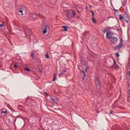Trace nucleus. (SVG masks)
Returning <instances> with one entry per match:
<instances>
[{
  "instance_id": "9d476101",
  "label": "nucleus",
  "mask_w": 130,
  "mask_h": 130,
  "mask_svg": "<svg viewBox=\"0 0 130 130\" xmlns=\"http://www.w3.org/2000/svg\"><path fill=\"white\" fill-rule=\"evenodd\" d=\"M82 72L84 74V77L83 78V80H84V79L85 78V77L86 76V74H85L84 71V70H82Z\"/></svg>"
},
{
  "instance_id": "1a4fd4ad",
  "label": "nucleus",
  "mask_w": 130,
  "mask_h": 130,
  "mask_svg": "<svg viewBox=\"0 0 130 130\" xmlns=\"http://www.w3.org/2000/svg\"><path fill=\"white\" fill-rule=\"evenodd\" d=\"M126 0H125L124 2H121L122 3V6H125V5H126Z\"/></svg>"
},
{
  "instance_id": "ddd939ff",
  "label": "nucleus",
  "mask_w": 130,
  "mask_h": 130,
  "mask_svg": "<svg viewBox=\"0 0 130 130\" xmlns=\"http://www.w3.org/2000/svg\"><path fill=\"white\" fill-rule=\"evenodd\" d=\"M17 64H18L17 63H15L14 64V68L15 69H17V68H18V66H17Z\"/></svg>"
},
{
  "instance_id": "f3484780",
  "label": "nucleus",
  "mask_w": 130,
  "mask_h": 130,
  "mask_svg": "<svg viewBox=\"0 0 130 130\" xmlns=\"http://www.w3.org/2000/svg\"><path fill=\"white\" fill-rule=\"evenodd\" d=\"M55 74H54V78L53 79V81H55L56 79V76H55Z\"/></svg>"
},
{
  "instance_id": "c9c22d12",
  "label": "nucleus",
  "mask_w": 130,
  "mask_h": 130,
  "mask_svg": "<svg viewBox=\"0 0 130 130\" xmlns=\"http://www.w3.org/2000/svg\"><path fill=\"white\" fill-rule=\"evenodd\" d=\"M111 17H108V19H109V18H111Z\"/></svg>"
},
{
  "instance_id": "2eb2a0df",
  "label": "nucleus",
  "mask_w": 130,
  "mask_h": 130,
  "mask_svg": "<svg viewBox=\"0 0 130 130\" xmlns=\"http://www.w3.org/2000/svg\"><path fill=\"white\" fill-rule=\"evenodd\" d=\"M92 21L93 22H94V23H96V20H95V19L93 17L92 18Z\"/></svg>"
},
{
  "instance_id": "dca6fc26",
  "label": "nucleus",
  "mask_w": 130,
  "mask_h": 130,
  "mask_svg": "<svg viewBox=\"0 0 130 130\" xmlns=\"http://www.w3.org/2000/svg\"><path fill=\"white\" fill-rule=\"evenodd\" d=\"M35 1V4H38L39 2V0H34Z\"/></svg>"
},
{
  "instance_id": "4be33fe9",
  "label": "nucleus",
  "mask_w": 130,
  "mask_h": 130,
  "mask_svg": "<svg viewBox=\"0 0 130 130\" xmlns=\"http://www.w3.org/2000/svg\"><path fill=\"white\" fill-rule=\"evenodd\" d=\"M45 57L46 58H49V56H48V54H47V55L45 54Z\"/></svg>"
},
{
  "instance_id": "58836bf2",
  "label": "nucleus",
  "mask_w": 130,
  "mask_h": 130,
  "mask_svg": "<svg viewBox=\"0 0 130 130\" xmlns=\"http://www.w3.org/2000/svg\"><path fill=\"white\" fill-rule=\"evenodd\" d=\"M39 72H42V71L41 70H40L39 71Z\"/></svg>"
},
{
  "instance_id": "e433bc0d",
  "label": "nucleus",
  "mask_w": 130,
  "mask_h": 130,
  "mask_svg": "<svg viewBox=\"0 0 130 130\" xmlns=\"http://www.w3.org/2000/svg\"><path fill=\"white\" fill-rule=\"evenodd\" d=\"M125 0H124L123 1H121V2H125Z\"/></svg>"
},
{
  "instance_id": "5701e85b",
  "label": "nucleus",
  "mask_w": 130,
  "mask_h": 130,
  "mask_svg": "<svg viewBox=\"0 0 130 130\" xmlns=\"http://www.w3.org/2000/svg\"><path fill=\"white\" fill-rule=\"evenodd\" d=\"M104 30H105L106 32L108 30V29L107 28H105L104 29Z\"/></svg>"
},
{
  "instance_id": "ea45409f",
  "label": "nucleus",
  "mask_w": 130,
  "mask_h": 130,
  "mask_svg": "<svg viewBox=\"0 0 130 130\" xmlns=\"http://www.w3.org/2000/svg\"><path fill=\"white\" fill-rule=\"evenodd\" d=\"M33 18L34 19H36V17H34H34H33Z\"/></svg>"
},
{
  "instance_id": "7ed1b4c3",
  "label": "nucleus",
  "mask_w": 130,
  "mask_h": 130,
  "mask_svg": "<svg viewBox=\"0 0 130 130\" xmlns=\"http://www.w3.org/2000/svg\"><path fill=\"white\" fill-rule=\"evenodd\" d=\"M123 40L122 39V38H121L120 39V43L117 45L115 46V49H116L117 48H120L121 47L123 46Z\"/></svg>"
},
{
  "instance_id": "473e14b6",
  "label": "nucleus",
  "mask_w": 130,
  "mask_h": 130,
  "mask_svg": "<svg viewBox=\"0 0 130 130\" xmlns=\"http://www.w3.org/2000/svg\"><path fill=\"white\" fill-rule=\"evenodd\" d=\"M113 112V111L111 110H110V114H112V113Z\"/></svg>"
},
{
  "instance_id": "bb28decb",
  "label": "nucleus",
  "mask_w": 130,
  "mask_h": 130,
  "mask_svg": "<svg viewBox=\"0 0 130 130\" xmlns=\"http://www.w3.org/2000/svg\"><path fill=\"white\" fill-rule=\"evenodd\" d=\"M116 55L117 57H118L119 56V54L117 53H116Z\"/></svg>"
},
{
  "instance_id": "423d86ee",
  "label": "nucleus",
  "mask_w": 130,
  "mask_h": 130,
  "mask_svg": "<svg viewBox=\"0 0 130 130\" xmlns=\"http://www.w3.org/2000/svg\"><path fill=\"white\" fill-rule=\"evenodd\" d=\"M124 17L125 18V19H129V16L127 15V13L126 12V11H125L124 12Z\"/></svg>"
},
{
  "instance_id": "6ab92c4d",
  "label": "nucleus",
  "mask_w": 130,
  "mask_h": 130,
  "mask_svg": "<svg viewBox=\"0 0 130 130\" xmlns=\"http://www.w3.org/2000/svg\"><path fill=\"white\" fill-rule=\"evenodd\" d=\"M24 70L26 71H29L30 70L28 68H25Z\"/></svg>"
},
{
  "instance_id": "72a5a7b5",
  "label": "nucleus",
  "mask_w": 130,
  "mask_h": 130,
  "mask_svg": "<svg viewBox=\"0 0 130 130\" xmlns=\"http://www.w3.org/2000/svg\"><path fill=\"white\" fill-rule=\"evenodd\" d=\"M89 32H87L85 34V36L87 34H89Z\"/></svg>"
},
{
  "instance_id": "393cba45",
  "label": "nucleus",
  "mask_w": 130,
  "mask_h": 130,
  "mask_svg": "<svg viewBox=\"0 0 130 130\" xmlns=\"http://www.w3.org/2000/svg\"><path fill=\"white\" fill-rule=\"evenodd\" d=\"M113 61H114V64L115 65H117V63H116V62L115 61V60L114 59H113Z\"/></svg>"
},
{
  "instance_id": "f03ea898",
  "label": "nucleus",
  "mask_w": 130,
  "mask_h": 130,
  "mask_svg": "<svg viewBox=\"0 0 130 130\" xmlns=\"http://www.w3.org/2000/svg\"><path fill=\"white\" fill-rule=\"evenodd\" d=\"M95 82L96 87L97 88L99 87V89L100 88V83L99 81V77H96L95 79Z\"/></svg>"
},
{
  "instance_id": "aec40b11",
  "label": "nucleus",
  "mask_w": 130,
  "mask_h": 130,
  "mask_svg": "<svg viewBox=\"0 0 130 130\" xmlns=\"http://www.w3.org/2000/svg\"><path fill=\"white\" fill-rule=\"evenodd\" d=\"M125 21L127 23H128V22H129V19H125Z\"/></svg>"
},
{
  "instance_id": "a19ab883",
  "label": "nucleus",
  "mask_w": 130,
  "mask_h": 130,
  "mask_svg": "<svg viewBox=\"0 0 130 130\" xmlns=\"http://www.w3.org/2000/svg\"><path fill=\"white\" fill-rule=\"evenodd\" d=\"M0 130H2V129L1 128H0Z\"/></svg>"
},
{
  "instance_id": "79ce46f5",
  "label": "nucleus",
  "mask_w": 130,
  "mask_h": 130,
  "mask_svg": "<svg viewBox=\"0 0 130 130\" xmlns=\"http://www.w3.org/2000/svg\"><path fill=\"white\" fill-rule=\"evenodd\" d=\"M48 121H47V123H48Z\"/></svg>"
},
{
  "instance_id": "a878e982",
  "label": "nucleus",
  "mask_w": 130,
  "mask_h": 130,
  "mask_svg": "<svg viewBox=\"0 0 130 130\" xmlns=\"http://www.w3.org/2000/svg\"><path fill=\"white\" fill-rule=\"evenodd\" d=\"M88 68V67L87 66V67L86 68L85 70V72H87Z\"/></svg>"
},
{
  "instance_id": "39448f33",
  "label": "nucleus",
  "mask_w": 130,
  "mask_h": 130,
  "mask_svg": "<svg viewBox=\"0 0 130 130\" xmlns=\"http://www.w3.org/2000/svg\"><path fill=\"white\" fill-rule=\"evenodd\" d=\"M18 11L20 13H19V14L20 15H23V11H24V10L23 9V8H20L19 9Z\"/></svg>"
},
{
  "instance_id": "f704fd0d",
  "label": "nucleus",
  "mask_w": 130,
  "mask_h": 130,
  "mask_svg": "<svg viewBox=\"0 0 130 130\" xmlns=\"http://www.w3.org/2000/svg\"><path fill=\"white\" fill-rule=\"evenodd\" d=\"M106 31H105V30H104V31H103V32L104 33H105V32H106Z\"/></svg>"
},
{
  "instance_id": "b1692460",
  "label": "nucleus",
  "mask_w": 130,
  "mask_h": 130,
  "mask_svg": "<svg viewBox=\"0 0 130 130\" xmlns=\"http://www.w3.org/2000/svg\"><path fill=\"white\" fill-rule=\"evenodd\" d=\"M91 13H92V15L93 16H94V12H93V11H91Z\"/></svg>"
},
{
  "instance_id": "2f4dec72",
  "label": "nucleus",
  "mask_w": 130,
  "mask_h": 130,
  "mask_svg": "<svg viewBox=\"0 0 130 130\" xmlns=\"http://www.w3.org/2000/svg\"><path fill=\"white\" fill-rule=\"evenodd\" d=\"M128 92H129V93L128 94V97L129 98H130V91L129 90H128Z\"/></svg>"
},
{
  "instance_id": "6e6552de",
  "label": "nucleus",
  "mask_w": 130,
  "mask_h": 130,
  "mask_svg": "<svg viewBox=\"0 0 130 130\" xmlns=\"http://www.w3.org/2000/svg\"><path fill=\"white\" fill-rule=\"evenodd\" d=\"M66 72V70H64L63 71H61L59 74V75H60L63 74Z\"/></svg>"
},
{
  "instance_id": "4468645a",
  "label": "nucleus",
  "mask_w": 130,
  "mask_h": 130,
  "mask_svg": "<svg viewBox=\"0 0 130 130\" xmlns=\"http://www.w3.org/2000/svg\"><path fill=\"white\" fill-rule=\"evenodd\" d=\"M76 14V13L75 11H73L72 12V14L73 17H74Z\"/></svg>"
},
{
  "instance_id": "f257e3e1",
  "label": "nucleus",
  "mask_w": 130,
  "mask_h": 130,
  "mask_svg": "<svg viewBox=\"0 0 130 130\" xmlns=\"http://www.w3.org/2000/svg\"><path fill=\"white\" fill-rule=\"evenodd\" d=\"M111 32L108 31L106 33V38L108 39L113 44H115L118 41V38L116 37H112Z\"/></svg>"
},
{
  "instance_id": "f8f14e48",
  "label": "nucleus",
  "mask_w": 130,
  "mask_h": 130,
  "mask_svg": "<svg viewBox=\"0 0 130 130\" xmlns=\"http://www.w3.org/2000/svg\"><path fill=\"white\" fill-rule=\"evenodd\" d=\"M53 96H51L50 97V99H51L52 101H53V102H55V100L53 98Z\"/></svg>"
},
{
  "instance_id": "412c9836",
  "label": "nucleus",
  "mask_w": 130,
  "mask_h": 130,
  "mask_svg": "<svg viewBox=\"0 0 130 130\" xmlns=\"http://www.w3.org/2000/svg\"><path fill=\"white\" fill-rule=\"evenodd\" d=\"M7 111H4L3 110H2L1 112V113H6Z\"/></svg>"
},
{
  "instance_id": "9b49d317",
  "label": "nucleus",
  "mask_w": 130,
  "mask_h": 130,
  "mask_svg": "<svg viewBox=\"0 0 130 130\" xmlns=\"http://www.w3.org/2000/svg\"><path fill=\"white\" fill-rule=\"evenodd\" d=\"M119 19L120 21H121L123 19V17L121 14L119 15Z\"/></svg>"
},
{
  "instance_id": "c85d7f7f",
  "label": "nucleus",
  "mask_w": 130,
  "mask_h": 130,
  "mask_svg": "<svg viewBox=\"0 0 130 130\" xmlns=\"http://www.w3.org/2000/svg\"><path fill=\"white\" fill-rule=\"evenodd\" d=\"M113 10H114L115 11V12H116V11H118V10H116V9H115V8H113Z\"/></svg>"
},
{
  "instance_id": "37998d69",
  "label": "nucleus",
  "mask_w": 130,
  "mask_h": 130,
  "mask_svg": "<svg viewBox=\"0 0 130 130\" xmlns=\"http://www.w3.org/2000/svg\"><path fill=\"white\" fill-rule=\"evenodd\" d=\"M33 15L35 16V15L34 14V15Z\"/></svg>"
},
{
  "instance_id": "4c0bfd02",
  "label": "nucleus",
  "mask_w": 130,
  "mask_h": 130,
  "mask_svg": "<svg viewBox=\"0 0 130 130\" xmlns=\"http://www.w3.org/2000/svg\"><path fill=\"white\" fill-rule=\"evenodd\" d=\"M117 30H118V31H119V29L118 28H117Z\"/></svg>"
},
{
  "instance_id": "20e7f679",
  "label": "nucleus",
  "mask_w": 130,
  "mask_h": 130,
  "mask_svg": "<svg viewBox=\"0 0 130 130\" xmlns=\"http://www.w3.org/2000/svg\"><path fill=\"white\" fill-rule=\"evenodd\" d=\"M47 27H48L44 25L43 26L42 29L43 30L42 33L43 34H45L46 33Z\"/></svg>"
},
{
  "instance_id": "0eeeda50",
  "label": "nucleus",
  "mask_w": 130,
  "mask_h": 130,
  "mask_svg": "<svg viewBox=\"0 0 130 130\" xmlns=\"http://www.w3.org/2000/svg\"><path fill=\"white\" fill-rule=\"evenodd\" d=\"M62 27L64 28V29L62 30V31H67V28H69V27L67 26H62Z\"/></svg>"
},
{
  "instance_id": "c756f323",
  "label": "nucleus",
  "mask_w": 130,
  "mask_h": 130,
  "mask_svg": "<svg viewBox=\"0 0 130 130\" xmlns=\"http://www.w3.org/2000/svg\"><path fill=\"white\" fill-rule=\"evenodd\" d=\"M116 65V66L115 67V68H119V66L117 64V65Z\"/></svg>"
},
{
  "instance_id": "a211bd4d",
  "label": "nucleus",
  "mask_w": 130,
  "mask_h": 130,
  "mask_svg": "<svg viewBox=\"0 0 130 130\" xmlns=\"http://www.w3.org/2000/svg\"><path fill=\"white\" fill-rule=\"evenodd\" d=\"M35 54L34 53H32L31 54V57L33 59H34V55Z\"/></svg>"
},
{
  "instance_id": "7c9ffc66",
  "label": "nucleus",
  "mask_w": 130,
  "mask_h": 130,
  "mask_svg": "<svg viewBox=\"0 0 130 130\" xmlns=\"http://www.w3.org/2000/svg\"><path fill=\"white\" fill-rule=\"evenodd\" d=\"M45 94L46 95V96H49V95L48 94V93L46 92L45 93Z\"/></svg>"
},
{
  "instance_id": "cd10ccee",
  "label": "nucleus",
  "mask_w": 130,
  "mask_h": 130,
  "mask_svg": "<svg viewBox=\"0 0 130 130\" xmlns=\"http://www.w3.org/2000/svg\"><path fill=\"white\" fill-rule=\"evenodd\" d=\"M3 27V24H0V27Z\"/></svg>"
}]
</instances>
